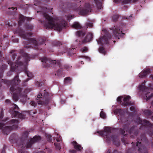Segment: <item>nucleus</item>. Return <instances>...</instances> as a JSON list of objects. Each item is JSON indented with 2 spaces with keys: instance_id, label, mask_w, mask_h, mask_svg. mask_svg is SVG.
Returning <instances> with one entry per match:
<instances>
[{
  "instance_id": "a18cd8bd",
  "label": "nucleus",
  "mask_w": 153,
  "mask_h": 153,
  "mask_svg": "<svg viewBox=\"0 0 153 153\" xmlns=\"http://www.w3.org/2000/svg\"><path fill=\"white\" fill-rule=\"evenodd\" d=\"M6 102L7 103H9L10 102V100H6Z\"/></svg>"
},
{
  "instance_id": "393cba45",
  "label": "nucleus",
  "mask_w": 153,
  "mask_h": 153,
  "mask_svg": "<svg viewBox=\"0 0 153 153\" xmlns=\"http://www.w3.org/2000/svg\"><path fill=\"white\" fill-rule=\"evenodd\" d=\"M26 19L27 20H28V18L27 17H25L24 16L22 15H20L19 16V19L20 20V21H24Z\"/></svg>"
},
{
  "instance_id": "4c0bfd02",
  "label": "nucleus",
  "mask_w": 153,
  "mask_h": 153,
  "mask_svg": "<svg viewBox=\"0 0 153 153\" xmlns=\"http://www.w3.org/2000/svg\"><path fill=\"white\" fill-rule=\"evenodd\" d=\"M26 28L27 29H31L33 28V26L31 25H28V26H27Z\"/></svg>"
},
{
  "instance_id": "2f4dec72",
  "label": "nucleus",
  "mask_w": 153,
  "mask_h": 153,
  "mask_svg": "<svg viewBox=\"0 0 153 153\" xmlns=\"http://www.w3.org/2000/svg\"><path fill=\"white\" fill-rule=\"evenodd\" d=\"M118 17V15H116L114 16L113 17V19L114 21H115L117 19Z\"/></svg>"
},
{
  "instance_id": "f257e3e1",
  "label": "nucleus",
  "mask_w": 153,
  "mask_h": 153,
  "mask_svg": "<svg viewBox=\"0 0 153 153\" xmlns=\"http://www.w3.org/2000/svg\"><path fill=\"white\" fill-rule=\"evenodd\" d=\"M43 15L46 21L45 22H41L43 24L46 28H54L58 31H60L63 27H65L66 25V22L65 21L64 22L63 24H58L57 23L56 20L49 16L47 13H45Z\"/></svg>"
},
{
  "instance_id": "e2e57ef3",
  "label": "nucleus",
  "mask_w": 153,
  "mask_h": 153,
  "mask_svg": "<svg viewBox=\"0 0 153 153\" xmlns=\"http://www.w3.org/2000/svg\"><path fill=\"white\" fill-rule=\"evenodd\" d=\"M46 94H47V95L48 94L47 93H46Z\"/></svg>"
},
{
  "instance_id": "de8ad7c7",
  "label": "nucleus",
  "mask_w": 153,
  "mask_h": 153,
  "mask_svg": "<svg viewBox=\"0 0 153 153\" xmlns=\"http://www.w3.org/2000/svg\"><path fill=\"white\" fill-rule=\"evenodd\" d=\"M151 77L152 78V79L153 80V75H151Z\"/></svg>"
},
{
  "instance_id": "dca6fc26",
  "label": "nucleus",
  "mask_w": 153,
  "mask_h": 153,
  "mask_svg": "<svg viewBox=\"0 0 153 153\" xmlns=\"http://www.w3.org/2000/svg\"><path fill=\"white\" fill-rule=\"evenodd\" d=\"M93 37V36L92 33L91 32L88 33L86 36L84 41L86 42L90 41L92 40Z\"/></svg>"
},
{
  "instance_id": "f03ea898",
  "label": "nucleus",
  "mask_w": 153,
  "mask_h": 153,
  "mask_svg": "<svg viewBox=\"0 0 153 153\" xmlns=\"http://www.w3.org/2000/svg\"><path fill=\"white\" fill-rule=\"evenodd\" d=\"M29 56L28 55H27V58H26L25 61L23 63H22L21 62L17 61L16 63L15 66L13 64H10L11 65V68L13 70L16 69V68L20 67L23 69L24 71H25L27 74V76L30 79H31L33 77V75L32 73L27 70V62Z\"/></svg>"
},
{
  "instance_id": "58836bf2",
  "label": "nucleus",
  "mask_w": 153,
  "mask_h": 153,
  "mask_svg": "<svg viewBox=\"0 0 153 153\" xmlns=\"http://www.w3.org/2000/svg\"><path fill=\"white\" fill-rule=\"evenodd\" d=\"M134 106H131L130 107V110L131 111L134 110Z\"/></svg>"
},
{
  "instance_id": "b1692460",
  "label": "nucleus",
  "mask_w": 153,
  "mask_h": 153,
  "mask_svg": "<svg viewBox=\"0 0 153 153\" xmlns=\"http://www.w3.org/2000/svg\"><path fill=\"white\" fill-rule=\"evenodd\" d=\"M71 81V79L69 77L66 78L64 79V82L65 83L68 84L70 83Z\"/></svg>"
},
{
  "instance_id": "20e7f679",
  "label": "nucleus",
  "mask_w": 153,
  "mask_h": 153,
  "mask_svg": "<svg viewBox=\"0 0 153 153\" xmlns=\"http://www.w3.org/2000/svg\"><path fill=\"white\" fill-rule=\"evenodd\" d=\"M145 81H144V82L138 87V89L140 91H142L144 92L145 95L144 98L147 100L152 96V90L145 87Z\"/></svg>"
},
{
  "instance_id": "c9c22d12",
  "label": "nucleus",
  "mask_w": 153,
  "mask_h": 153,
  "mask_svg": "<svg viewBox=\"0 0 153 153\" xmlns=\"http://www.w3.org/2000/svg\"><path fill=\"white\" fill-rule=\"evenodd\" d=\"M85 60L87 61H90V58L88 56H84Z\"/></svg>"
},
{
  "instance_id": "0eeeda50",
  "label": "nucleus",
  "mask_w": 153,
  "mask_h": 153,
  "mask_svg": "<svg viewBox=\"0 0 153 153\" xmlns=\"http://www.w3.org/2000/svg\"><path fill=\"white\" fill-rule=\"evenodd\" d=\"M123 98V102L122 105L124 106H127L128 105L132 104V103L128 102L129 99L131 98V97L129 96H120L118 97L117 100L118 102L120 103L121 100Z\"/></svg>"
},
{
  "instance_id": "c756f323",
  "label": "nucleus",
  "mask_w": 153,
  "mask_h": 153,
  "mask_svg": "<svg viewBox=\"0 0 153 153\" xmlns=\"http://www.w3.org/2000/svg\"><path fill=\"white\" fill-rule=\"evenodd\" d=\"M31 42L33 43L34 44H37V42L35 40V39H31Z\"/></svg>"
},
{
  "instance_id": "13d9d810",
  "label": "nucleus",
  "mask_w": 153,
  "mask_h": 153,
  "mask_svg": "<svg viewBox=\"0 0 153 153\" xmlns=\"http://www.w3.org/2000/svg\"><path fill=\"white\" fill-rule=\"evenodd\" d=\"M65 53V51L64 52H63V53H62V54H63V53Z\"/></svg>"
},
{
  "instance_id": "bb28decb",
  "label": "nucleus",
  "mask_w": 153,
  "mask_h": 153,
  "mask_svg": "<svg viewBox=\"0 0 153 153\" xmlns=\"http://www.w3.org/2000/svg\"><path fill=\"white\" fill-rule=\"evenodd\" d=\"M88 50V49L87 48L85 47L82 48L81 49V51L82 53H85L87 52Z\"/></svg>"
},
{
  "instance_id": "2eb2a0df",
  "label": "nucleus",
  "mask_w": 153,
  "mask_h": 153,
  "mask_svg": "<svg viewBox=\"0 0 153 153\" xmlns=\"http://www.w3.org/2000/svg\"><path fill=\"white\" fill-rule=\"evenodd\" d=\"M42 62H43L44 64L45 63H47V62H49L50 63H51L52 64H56V60H52L49 59L48 60L46 57H42L41 59H40Z\"/></svg>"
},
{
  "instance_id": "6e6d98bb",
  "label": "nucleus",
  "mask_w": 153,
  "mask_h": 153,
  "mask_svg": "<svg viewBox=\"0 0 153 153\" xmlns=\"http://www.w3.org/2000/svg\"><path fill=\"white\" fill-rule=\"evenodd\" d=\"M69 55H70L69 53ZM70 55H71V53H70Z\"/></svg>"
},
{
  "instance_id": "69168bd1",
  "label": "nucleus",
  "mask_w": 153,
  "mask_h": 153,
  "mask_svg": "<svg viewBox=\"0 0 153 153\" xmlns=\"http://www.w3.org/2000/svg\"><path fill=\"white\" fill-rule=\"evenodd\" d=\"M152 103H153V102H152Z\"/></svg>"
},
{
  "instance_id": "4468645a",
  "label": "nucleus",
  "mask_w": 153,
  "mask_h": 153,
  "mask_svg": "<svg viewBox=\"0 0 153 153\" xmlns=\"http://www.w3.org/2000/svg\"><path fill=\"white\" fill-rule=\"evenodd\" d=\"M150 70L149 69H145L141 72L139 75L140 78H143L146 76L148 73L150 72Z\"/></svg>"
},
{
  "instance_id": "f3484780",
  "label": "nucleus",
  "mask_w": 153,
  "mask_h": 153,
  "mask_svg": "<svg viewBox=\"0 0 153 153\" xmlns=\"http://www.w3.org/2000/svg\"><path fill=\"white\" fill-rule=\"evenodd\" d=\"M72 144L74 145V148L77 151H81L82 148L80 145L78 144L75 141H73L72 142Z\"/></svg>"
},
{
  "instance_id": "5701e85b",
  "label": "nucleus",
  "mask_w": 153,
  "mask_h": 153,
  "mask_svg": "<svg viewBox=\"0 0 153 153\" xmlns=\"http://www.w3.org/2000/svg\"><path fill=\"white\" fill-rule=\"evenodd\" d=\"M10 122L11 124H13V126H16L18 123V120L16 119H13Z\"/></svg>"
},
{
  "instance_id": "5fc2aeb1",
  "label": "nucleus",
  "mask_w": 153,
  "mask_h": 153,
  "mask_svg": "<svg viewBox=\"0 0 153 153\" xmlns=\"http://www.w3.org/2000/svg\"><path fill=\"white\" fill-rule=\"evenodd\" d=\"M27 91V90H25V93Z\"/></svg>"
},
{
  "instance_id": "603ef678",
  "label": "nucleus",
  "mask_w": 153,
  "mask_h": 153,
  "mask_svg": "<svg viewBox=\"0 0 153 153\" xmlns=\"http://www.w3.org/2000/svg\"><path fill=\"white\" fill-rule=\"evenodd\" d=\"M74 48H73V47H72V49H74Z\"/></svg>"
},
{
  "instance_id": "e433bc0d",
  "label": "nucleus",
  "mask_w": 153,
  "mask_h": 153,
  "mask_svg": "<svg viewBox=\"0 0 153 153\" xmlns=\"http://www.w3.org/2000/svg\"><path fill=\"white\" fill-rule=\"evenodd\" d=\"M42 96V94H40L37 95V96L36 99L37 100H38L39 98H41Z\"/></svg>"
},
{
  "instance_id": "1a4fd4ad",
  "label": "nucleus",
  "mask_w": 153,
  "mask_h": 153,
  "mask_svg": "<svg viewBox=\"0 0 153 153\" xmlns=\"http://www.w3.org/2000/svg\"><path fill=\"white\" fill-rule=\"evenodd\" d=\"M92 7V5L89 3H86L84 8L79 11L80 13L83 15H85L89 11H91V8Z\"/></svg>"
},
{
  "instance_id": "37998d69",
  "label": "nucleus",
  "mask_w": 153,
  "mask_h": 153,
  "mask_svg": "<svg viewBox=\"0 0 153 153\" xmlns=\"http://www.w3.org/2000/svg\"><path fill=\"white\" fill-rule=\"evenodd\" d=\"M1 153H5V149L4 148L2 150V151H1Z\"/></svg>"
},
{
  "instance_id": "680f3d73",
  "label": "nucleus",
  "mask_w": 153,
  "mask_h": 153,
  "mask_svg": "<svg viewBox=\"0 0 153 153\" xmlns=\"http://www.w3.org/2000/svg\"><path fill=\"white\" fill-rule=\"evenodd\" d=\"M30 114L31 115H32V114H31V113H30Z\"/></svg>"
},
{
  "instance_id": "ddd939ff",
  "label": "nucleus",
  "mask_w": 153,
  "mask_h": 153,
  "mask_svg": "<svg viewBox=\"0 0 153 153\" xmlns=\"http://www.w3.org/2000/svg\"><path fill=\"white\" fill-rule=\"evenodd\" d=\"M41 139L40 137L39 136H36L32 138L30 141V142L28 144L27 146V147L29 148L31 147V144L36 142L39 141Z\"/></svg>"
},
{
  "instance_id": "052dcab7",
  "label": "nucleus",
  "mask_w": 153,
  "mask_h": 153,
  "mask_svg": "<svg viewBox=\"0 0 153 153\" xmlns=\"http://www.w3.org/2000/svg\"><path fill=\"white\" fill-rule=\"evenodd\" d=\"M43 65H44V66H46V65H45V64H44Z\"/></svg>"
},
{
  "instance_id": "72a5a7b5",
  "label": "nucleus",
  "mask_w": 153,
  "mask_h": 153,
  "mask_svg": "<svg viewBox=\"0 0 153 153\" xmlns=\"http://www.w3.org/2000/svg\"><path fill=\"white\" fill-rule=\"evenodd\" d=\"M47 138L48 141L50 142L51 141L52 139L51 138V137L50 135H47Z\"/></svg>"
},
{
  "instance_id": "bf43d9fd",
  "label": "nucleus",
  "mask_w": 153,
  "mask_h": 153,
  "mask_svg": "<svg viewBox=\"0 0 153 153\" xmlns=\"http://www.w3.org/2000/svg\"><path fill=\"white\" fill-rule=\"evenodd\" d=\"M82 61H81V63H82V64H83V63H82Z\"/></svg>"
},
{
  "instance_id": "f8f14e48",
  "label": "nucleus",
  "mask_w": 153,
  "mask_h": 153,
  "mask_svg": "<svg viewBox=\"0 0 153 153\" xmlns=\"http://www.w3.org/2000/svg\"><path fill=\"white\" fill-rule=\"evenodd\" d=\"M51 100L49 98H46L45 100H40L38 102V104L39 105L47 106Z\"/></svg>"
},
{
  "instance_id": "4d7b16f0",
  "label": "nucleus",
  "mask_w": 153,
  "mask_h": 153,
  "mask_svg": "<svg viewBox=\"0 0 153 153\" xmlns=\"http://www.w3.org/2000/svg\"><path fill=\"white\" fill-rule=\"evenodd\" d=\"M110 153V152H107V153Z\"/></svg>"
},
{
  "instance_id": "412c9836",
  "label": "nucleus",
  "mask_w": 153,
  "mask_h": 153,
  "mask_svg": "<svg viewBox=\"0 0 153 153\" xmlns=\"http://www.w3.org/2000/svg\"><path fill=\"white\" fill-rule=\"evenodd\" d=\"M99 51L100 53L103 54H105L106 52L105 49L102 46L100 47Z\"/></svg>"
},
{
  "instance_id": "423d86ee",
  "label": "nucleus",
  "mask_w": 153,
  "mask_h": 153,
  "mask_svg": "<svg viewBox=\"0 0 153 153\" xmlns=\"http://www.w3.org/2000/svg\"><path fill=\"white\" fill-rule=\"evenodd\" d=\"M110 132V129L108 127H105L104 128V131H97L98 133L101 135L105 137V138L106 140L108 141V140H113V137H109V134Z\"/></svg>"
},
{
  "instance_id": "c85d7f7f",
  "label": "nucleus",
  "mask_w": 153,
  "mask_h": 153,
  "mask_svg": "<svg viewBox=\"0 0 153 153\" xmlns=\"http://www.w3.org/2000/svg\"><path fill=\"white\" fill-rule=\"evenodd\" d=\"M30 105H31L34 107H35L36 105V104L33 101H31L30 103Z\"/></svg>"
},
{
  "instance_id": "7ed1b4c3",
  "label": "nucleus",
  "mask_w": 153,
  "mask_h": 153,
  "mask_svg": "<svg viewBox=\"0 0 153 153\" xmlns=\"http://www.w3.org/2000/svg\"><path fill=\"white\" fill-rule=\"evenodd\" d=\"M19 83V81L17 76H16L12 82L13 86L10 88V91L13 93V98L15 101L17 100L19 98L18 95L20 94L21 89L19 87H15V85H18Z\"/></svg>"
},
{
  "instance_id": "aec40b11",
  "label": "nucleus",
  "mask_w": 153,
  "mask_h": 153,
  "mask_svg": "<svg viewBox=\"0 0 153 153\" xmlns=\"http://www.w3.org/2000/svg\"><path fill=\"white\" fill-rule=\"evenodd\" d=\"M72 27L73 28L76 29H79L81 27L80 24L78 22H74L72 25Z\"/></svg>"
},
{
  "instance_id": "0e129e2a",
  "label": "nucleus",
  "mask_w": 153,
  "mask_h": 153,
  "mask_svg": "<svg viewBox=\"0 0 153 153\" xmlns=\"http://www.w3.org/2000/svg\"><path fill=\"white\" fill-rule=\"evenodd\" d=\"M115 107V106H113V107Z\"/></svg>"
},
{
  "instance_id": "cd10ccee",
  "label": "nucleus",
  "mask_w": 153,
  "mask_h": 153,
  "mask_svg": "<svg viewBox=\"0 0 153 153\" xmlns=\"http://www.w3.org/2000/svg\"><path fill=\"white\" fill-rule=\"evenodd\" d=\"M54 145L56 147V149L59 150L60 149V147L59 145L57 143H54Z\"/></svg>"
},
{
  "instance_id": "864d4df0",
  "label": "nucleus",
  "mask_w": 153,
  "mask_h": 153,
  "mask_svg": "<svg viewBox=\"0 0 153 153\" xmlns=\"http://www.w3.org/2000/svg\"><path fill=\"white\" fill-rule=\"evenodd\" d=\"M33 114H35V113H36V112H33Z\"/></svg>"
},
{
  "instance_id": "a211bd4d",
  "label": "nucleus",
  "mask_w": 153,
  "mask_h": 153,
  "mask_svg": "<svg viewBox=\"0 0 153 153\" xmlns=\"http://www.w3.org/2000/svg\"><path fill=\"white\" fill-rule=\"evenodd\" d=\"M92 1H94L96 3L98 10H100L102 8L101 3L99 0H92Z\"/></svg>"
},
{
  "instance_id": "49530a36",
  "label": "nucleus",
  "mask_w": 153,
  "mask_h": 153,
  "mask_svg": "<svg viewBox=\"0 0 153 153\" xmlns=\"http://www.w3.org/2000/svg\"><path fill=\"white\" fill-rule=\"evenodd\" d=\"M102 32H107V30H106V29H103L102 30Z\"/></svg>"
},
{
  "instance_id": "09e8293b",
  "label": "nucleus",
  "mask_w": 153,
  "mask_h": 153,
  "mask_svg": "<svg viewBox=\"0 0 153 153\" xmlns=\"http://www.w3.org/2000/svg\"><path fill=\"white\" fill-rule=\"evenodd\" d=\"M145 123H146V124H148V122L146 121H145Z\"/></svg>"
},
{
  "instance_id": "473e14b6",
  "label": "nucleus",
  "mask_w": 153,
  "mask_h": 153,
  "mask_svg": "<svg viewBox=\"0 0 153 153\" xmlns=\"http://www.w3.org/2000/svg\"><path fill=\"white\" fill-rule=\"evenodd\" d=\"M86 25L88 27H91L93 26V24L92 23H88L86 24Z\"/></svg>"
},
{
  "instance_id": "79ce46f5",
  "label": "nucleus",
  "mask_w": 153,
  "mask_h": 153,
  "mask_svg": "<svg viewBox=\"0 0 153 153\" xmlns=\"http://www.w3.org/2000/svg\"><path fill=\"white\" fill-rule=\"evenodd\" d=\"M104 36L105 37V39H106L108 40L107 39H106V36H108V39H110V37H111V36H108V34H106V36Z\"/></svg>"
},
{
  "instance_id": "a19ab883",
  "label": "nucleus",
  "mask_w": 153,
  "mask_h": 153,
  "mask_svg": "<svg viewBox=\"0 0 153 153\" xmlns=\"http://www.w3.org/2000/svg\"><path fill=\"white\" fill-rule=\"evenodd\" d=\"M26 94H23V95H22V97H24V98H25L26 97Z\"/></svg>"
},
{
  "instance_id": "4be33fe9",
  "label": "nucleus",
  "mask_w": 153,
  "mask_h": 153,
  "mask_svg": "<svg viewBox=\"0 0 153 153\" xmlns=\"http://www.w3.org/2000/svg\"><path fill=\"white\" fill-rule=\"evenodd\" d=\"M100 117L102 118H105L106 117L105 114L104 112H103V109L101 110V111L100 113Z\"/></svg>"
},
{
  "instance_id": "3c124183",
  "label": "nucleus",
  "mask_w": 153,
  "mask_h": 153,
  "mask_svg": "<svg viewBox=\"0 0 153 153\" xmlns=\"http://www.w3.org/2000/svg\"><path fill=\"white\" fill-rule=\"evenodd\" d=\"M19 152L20 153H24V152H21V151H19Z\"/></svg>"
},
{
  "instance_id": "c03bdc74",
  "label": "nucleus",
  "mask_w": 153,
  "mask_h": 153,
  "mask_svg": "<svg viewBox=\"0 0 153 153\" xmlns=\"http://www.w3.org/2000/svg\"><path fill=\"white\" fill-rule=\"evenodd\" d=\"M70 152L71 153H74L75 151L74 150H71L70 151Z\"/></svg>"
},
{
  "instance_id": "a878e982",
  "label": "nucleus",
  "mask_w": 153,
  "mask_h": 153,
  "mask_svg": "<svg viewBox=\"0 0 153 153\" xmlns=\"http://www.w3.org/2000/svg\"><path fill=\"white\" fill-rule=\"evenodd\" d=\"M137 146H139V150L140 149H142L141 148L142 147V146L141 143L140 142H138L137 143Z\"/></svg>"
},
{
  "instance_id": "8fccbe9b",
  "label": "nucleus",
  "mask_w": 153,
  "mask_h": 153,
  "mask_svg": "<svg viewBox=\"0 0 153 153\" xmlns=\"http://www.w3.org/2000/svg\"><path fill=\"white\" fill-rule=\"evenodd\" d=\"M78 39H76L75 41L76 42H77L78 41Z\"/></svg>"
},
{
  "instance_id": "7c9ffc66",
  "label": "nucleus",
  "mask_w": 153,
  "mask_h": 153,
  "mask_svg": "<svg viewBox=\"0 0 153 153\" xmlns=\"http://www.w3.org/2000/svg\"><path fill=\"white\" fill-rule=\"evenodd\" d=\"M120 110L119 109H116L114 111V112L115 114H117L119 111H120Z\"/></svg>"
},
{
  "instance_id": "39448f33",
  "label": "nucleus",
  "mask_w": 153,
  "mask_h": 153,
  "mask_svg": "<svg viewBox=\"0 0 153 153\" xmlns=\"http://www.w3.org/2000/svg\"><path fill=\"white\" fill-rule=\"evenodd\" d=\"M125 27V25L114 27L113 30L114 36L118 39L123 36L124 33H122V30L124 29Z\"/></svg>"
},
{
  "instance_id": "9b49d317",
  "label": "nucleus",
  "mask_w": 153,
  "mask_h": 153,
  "mask_svg": "<svg viewBox=\"0 0 153 153\" xmlns=\"http://www.w3.org/2000/svg\"><path fill=\"white\" fill-rule=\"evenodd\" d=\"M97 41L98 44L102 46H103L104 44H107L108 42V41L105 39V36L100 37Z\"/></svg>"
},
{
  "instance_id": "9d476101",
  "label": "nucleus",
  "mask_w": 153,
  "mask_h": 153,
  "mask_svg": "<svg viewBox=\"0 0 153 153\" xmlns=\"http://www.w3.org/2000/svg\"><path fill=\"white\" fill-rule=\"evenodd\" d=\"M14 128L10 126H6L3 123H0V129L2 130L4 132L9 131Z\"/></svg>"
},
{
  "instance_id": "6e6552de",
  "label": "nucleus",
  "mask_w": 153,
  "mask_h": 153,
  "mask_svg": "<svg viewBox=\"0 0 153 153\" xmlns=\"http://www.w3.org/2000/svg\"><path fill=\"white\" fill-rule=\"evenodd\" d=\"M13 107L14 108V110L11 111H10V112L12 114V115L13 117H16L18 115V117L19 118L21 119H24L25 118V116L23 114L20 113L19 114L18 111H17V110L18 109V107L16 105L13 104Z\"/></svg>"
},
{
  "instance_id": "ea45409f",
  "label": "nucleus",
  "mask_w": 153,
  "mask_h": 153,
  "mask_svg": "<svg viewBox=\"0 0 153 153\" xmlns=\"http://www.w3.org/2000/svg\"><path fill=\"white\" fill-rule=\"evenodd\" d=\"M3 117V112L2 111H1V114L0 116V118L1 119Z\"/></svg>"
},
{
  "instance_id": "6ab92c4d",
  "label": "nucleus",
  "mask_w": 153,
  "mask_h": 153,
  "mask_svg": "<svg viewBox=\"0 0 153 153\" xmlns=\"http://www.w3.org/2000/svg\"><path fill=\"white\" fill-rule=\"evenodd\" d=\"M85 33L84 32L79 31H78L76 33V35L77 37H79V41L80 42L79 39L82 37L84 35Z\"/></svg>"
},
{
  "instance_id": "f704fd0d",
  "label": "nucleus",
  "mask_w": 153,
  "mask_h": 153,
  "mask_svg": "<svg viewBox=\"0 0 153 153\" xmlns=\"http://www.w3.org/2000/svg\"><path fill=\"white\" fill-rule=\"evenodd\" d=\"M61 140H62L61 138V137H56V140L57 142H60Z\"/></svg>"
}]
</instances>
